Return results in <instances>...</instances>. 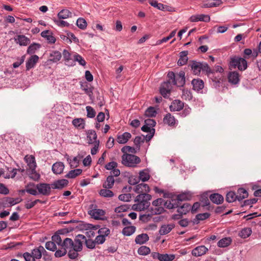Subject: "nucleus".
<instances>
[{
	"label": "nucleus",
	"instance_id": "f257e3e1",
	"mask_svg": "<svg viewBox=\"0 0 261 261\" xmlns=\"http://www.w3.org/2000/svg\"><path fill=\"white\" fill-rule=\"evenodd\" d=\"M84 240H85V236L83 234H78L75 237L74 241L70 238H64L63 248L57 250L55 253V256L56 257L64 256L68 251V256L69 258L76 259L79 255L78 252L83 249Z\"/></svg>",
	"mask_w": 261,
	"mask_h": 261
},
{
	"label": "nucleus",
	"instance_id": "f03ea898",
	"mask_svg": "<svg viewBox=\"0 0 261 261\" xmlns=\"http://www.w3.org/2000/svg\"><path fill=\"white\" fill-rule=\"evenodd\" d=\"M151 199V196L148 194H141L137 195L135 198L134 204L132 208L133 210L138 211H144L149 206L150 200Z\"/></svg>",
	"mask_w": 261,
	"mask_h": 261
},
{
	"label": "nucleus",
	"instance_id": "7ed1b4c3",
	"mask_svg": "<svg viewBox=\"0 0 261 261\" xmlns=\"http://www.w3.org/2000/svg\"><path fill=\"white\" fill-rule=\"evenodd\" d=\"M44 248L40 245L32 249L31 252H25L22 254V256L25 261H38L42 257Z\"/></svg>",
	"mask_w": 261,
	"mask_h": 261
},
{
	"label": "nucleus",
	"instance_id": "20e7f679",
	"mask_svg": "<svg viewBox=\"0 0 261 261\" xmlns=\"http://www.w3.org/2000/svg\"><path fill=\"white\" fill-rule=\"evenodd\" d=\"M228 66L230 69L238 68L240 71H243L247 68L248 64L244 58L234 56L230 58Z\"/></svg>",
	"mask_w": 261,
	"mask_h": 261
},
{
	"label": "nucleus",
	"instance_id": "39448f33",
	"mask_svg": "<svg viewBox=\"0 0 261 261\" xmlns=\"http://www.w3.org/2000/svg\"><path fill=\"white\" fill-rule=\"evenodd\" d=\"M193 72L195 75L200 74L201 71H206L207 73H213V72L208 64L204 62H200L196 61H191L189 64Z\"/></svg>",
	"mask_w": 261,
	"mask_h": 261
},
{
	"label": "nucleus",
	"instance_id": "423d86ee",
	"mask_svg": "<svg viewBox=\"0 0 261 261\" xmlns=\"http://www.w3.org/2000/svg\"><path fill=\"white\" fill-rule=\"evenodd\" d=\"M167 77L174 85L183 87L185 84V73L183 71H180L177 75H175L173 72L169 71L167 74Z\"/></svg>",
	"mask_w": 261,
	"mask_h": 261
},
{
	"label": "nucleus",
	"instance_id": "0eeeda50",
	"mask_svg": "<svg viewBox=\"0 0 261 261\" xmlns=\"http://www.w3.org/2000/svg\"><path fill=\"white\" fill-rule=\"evenodd\" d=\"M64 239L62 237H59L58 235H53L51 237V241L46 242L45 245L46 249L49 251H56L58 250L56 245L61 247V248H63Z\"/></svg>",
	"mask_w": 261,
	"mask_h": 261
},
{
	"label": "nucleus",
	"instance_id": "6e6552de",
	"mask_svg": "<svg viewBox=\"0 0 261 261\" xmlns=\"http://www.w3.org/2000/svg\"><path fill=\"white\" fill-rule=\"evenodd\" d=\"M140 162V159L134 154L126 153L122 156V163L125 166L134 167Z\"/></svg>",
	"mask_w": 261,
	"mask_h": 261
},
{
	"label": "nucleus",
	"instance_id": "1a4fd4ad",
	"mask_svg": "<svg viewBox=\"0 0 261 261\" xmlns=\"http://www.w3.org/2000/svg\"><path fill=\"white\" fill-rule=\"evenodd\" d=\"M164 200L161 198L153 200L152 202V204L155 207L150 208V211L151 214L159 215L163 213L164 212V208L162 206V205L164 204Z\"/></svg>",
	"mask_w": 261,
	"mask_h": 261
},
{
	"label": "nucleus",
	"instance_id": "9d476101",
	"mask_svg": "<svg viewBox=\"0 0 261 261\" xmlns=\"http://www.w3.org/2000/svg\"><path fill=\"white\" fill-rule=\"evenodd\" d=\"M151 256L153 259H158L160 261H172L175 257L174 254H160L158 252H153Z\"/></svg>",
	"mask_w": 261,
	"mask_h": 261
},
{
	"label": "nucleus",
	"instance_id": "9b49d317",
	"mask_svg": "<svg viewBox=\"0 0 261 261\" xmlns=\"http://www.w3.org/2000/svg\"><path fill=\"white\" fill-rule=\"evenodd\" d=\"M36 187L39 194L43 195H49L50 194L51 187L49 184L40 183L37 184Z\"/></svg>",
	"mask_w": 261,
	"mask_h": 261
},
{
	"label": "nucleus",
	"instance_id": "f8f14e48",
	"mask_svg": "<svg viewBox=\"0 0 261 261\" xmlns=\"http://www.w3.org/2000/svg\"><path fill=\"white\" fill-rule=\"evenodd\" d=\"M258 56V51L257 49L254 48L252 50L250 48H245L243 50V57L245 60L251 59L252 60L255 59Z\"/></svg>",
	"mask_w": 261,
	"mask_h": 261
},
{
	"label": "nucleus",
	"instance_id": "ddd939ff",
	"mask_svg": "<svg viewBox=\"0 0 261 261\" xmlns=\"http://www.w3.org/2000/svg\"><path fill=\"white\" fill-rule=\"evenodd\" d=\"M39 61V57L37 55H32L26 61V70L29 71L34 68Z\"/></svg>",
	"mask_w": 261,
	"mask_h": 261
},
{
	"label": "nucleus",
	"instance_id": "4468645a",
	"mask_svg": "<svg viewBox=\"0 0 261 261\" xmlns=\"http://www.w3.org/2000/svg\"><path fill=\"white\" fill-rule=\"evenodd\" d=\"M134 191L138 194H147L150 192L149 186L144 183H141L137 185L134 188Z\"/></svg>",
	"mask_w": 261,
	"mask_h": 261
},
{
	"label": "nucleus",
	"instance_id": "2eb2a0df",
	"mask_svg": "<svg viewBox=\"0 0 261 261\" xmlns=\"http://www.w3.org/2000/svg\"><path fill=\"white\" fill-rule=\"evenodd\" d=\"M105 214V211L96 208L92 210L89 212V214L96 220H103V217H104Z\"/></svg>",
	"mask_w": 261,
	"mask_h": 261
},
{
	"label": "nucleus",
	"instance_id": "dca6fc26",
	"mask_svg": "<svg viewBox=\"0 0 261 261\" xmlns=\"http://www.w3.org/2000/svg\"><path fill=\"white\" fill-rule=\"evenodd\" d=\"M184 107V103L180 100L175 99L173 100L170 106L169 109L170 111H179L182 110Z\"/></svg>",
	"mask_w": 261,
	"mask_h": 261
},
{
	"label": "nucleus",
	"instance_id": "f3484780",
	"mask_svg": "<svg viewBox=\"0 0 261 261\" xmlns=\"http://www.w3.org/2000/svg\"><path fill=\"white\" fill-rule=\"evenodd\" d=\"M163 122L170 126H175L178 123V121L170 113H168L164 116Z\"/></svg>",
	"mask_w": 261,
	"mask_h": 261
},
{
	"label": "nucleus",
	"instance_id": "a211bd4d",
	"mask_svg": "<svg viewBox=\"0 0 261 261\" xmlns=\"http://www.w3.org/2000/svg\"><path fill=\"white\" fill-rule=\"evenodd\" d=\"M208 250V249L205 246H199L193 249L192 254L194 256L198 257L205 254Z\"/></svg>",
	"mask_w": 261,
	"mask_h": 261
},
{
	"label": "nucleus",
	"instance_id": "6ab92c4d",
	"mask_svg": "<svg viewBox=\"0 0 261 261\" xmlns=\"http://www.w3.org/2000/svg\"><path fill=\"white\" fill-rule=\"evenodd\" d=\"M222 3L221 0H205L203 2L201 7L206 8L218 7L222 4Z\"/></svg>",
	"mask_w": 261,
	"mask_h": 261
},
{
	"label": "nucleus",
	"instance_id": "aec40b11",
	"mask_svg": "<svg viewBox=\"0 0 261 261\" xmlns=\"http://www.w3.org/2000/svg\"><path fill=\"white\" fill-rule=\"evenodd\" d=\"M228 82L232 84H237L240 81V75L237 71L229 72L228 74Z\"/></svg>",
	"mask_w": 261,
	"mask_h": 261
},
{
	"label": "nucleus",
	"instance_id": "412c9836",
	"mask_svg": "<svg viewBox=\"0 0 261 261\" xmlns=\"http://www.w3.org/2000/svg\"><path fill=\"white\" fill-rule=\"evenodd\" d=\"M41 36L45 38L47 42L50 44H54L56 41V39L53 36V33L49 30H45L41 32Z\"/></svg>",
	"mask_w": 261,
	"mask_h": 261
},
{
	"label": "nucleus",
	"instance_id": "4be33fe9",
	"mask_svg": "<svg viewBox=\"0 0 261 261\" xmlns=\"http://www.w3.org/2000/svg\"><path fill=\"white\" fill-rule=\"evenodd\" d=\"M192 197V193L190 192H186L178 195L176 199L178 201V203L181 205V202L186 200H190Z\"/></svg>",
	"mask_w": 261,
	"mask_h": 261
},
{
	"label": "nucleus",
	"instance_id": "5701e85b",
	"mask_svg": "<svg viewBox=\"0 0 261 261\" xmlns=\"http://www.w3.org/2000/svg\"><path fill=\"white\" fill-rule=\"evenodd\" d=\"M14 40L16 43L19 44L20 46H27L30 42L29 38L23 35H18L14 38Z\"/></svg>",
	"mask_w": 261,
	"mask_h": 261
},
{
	"label": "nucleus",
	"instance_id": "b1692460",
	"mask_svg": "<svg viewBox=\"0 0 261 261\" xmlns=\"http://www.w3.org/2000/svg\"><path fill=\"white\" fill-rule=\"evenodd\" d=\"M164 205L168 209H173L179 207L180 204L178 203V201L176 200V198H171L166 201L164 200Z\"/></svg>",
	"mask_w": 261,
	"mask_h": 261
},
{
	"label": "nucleus",
	"instance_id": "393cba45",
	"mask_svg": "<svg viewBox=\"0 0 261 261\" xmlns=\"http://www.w3.org/2000/svg\"><path fill=\"white\" fill-rule=\"evenodd\" d=\"M213 72V73H211L212 74V76H211V78L212 79L213 81V82H215L216 83H220L221 82V77H215L214 76V74L215 73V71L216 72H219L220 73H222L223 72H224V69L223 68L220 66H215V68L214 69V70H212ZM210 75L211 74V73H208Z\"/></svg>",
	"mask_w": 261,
	"mask_h": 261
},
{
	"label": "nucleus",
	"instance_id": "a878e982",
	"mask_svg": "<svg viewBox=\"0 0 261 261\" xmlns=\"http://www.w3.org/2000/svg\"><path fill=\"white\" fill-rule=\"evenodd\" d=\"M64 165L62 162H56L52 166V171L56 174H61L64 170Z\"/></svg>",
	"mask_w": 261,
	"mask_h": 261
},
{
	"label": "nucleus",
	"instance_id": "bb28decb",
	"mask_svg": "<svg viewBox=\"0 0 261 261\" xmlns=\"http://www.w3.org/2000/svg\"><path fill=\"white\" fill-rule=\"evenodd\" d=\"M193 90L197 92L202 90L204 87V83L202 80L194 79L192 81Z\"/></svg>",
	"mask_w": 261,
	"mask_h": 261
},
{
	"label": "nucleus",
	"instance_id": "cd10ccee",
	"mask_svg": "<svg viewBox=\"0 0 261 261\" xmlns=\"http://www.w3.org/2000/svg\"><path fill=\"white\" fill-rule=\"evenodd\" d=\"M175 227L174 224H164L161 226L159 230L161 235H165L169 233Z\"/></svg>",
	"mask_w": 261,
	"mask_h": 261
},
{
	"label": "nucleus",
	"instance_id": "c85d7f7f",
	"mask_svg": "<svg viewBox=\"0 0 261 261\" xmlns=\"http://www.w3.org/2000/svg\"><path fill=\"white\" fill-rule=\"evenodd\" d=\"M188 51L185 50L179 53V58L177 61V64L179 66H182L187 64L188 58Z\"/></svg>",
	"mask_w": 261,
	"mask_h": 261
},
{
	"label": "nucleus",
	"instance_id": "c756f323",
	"mask_svg": "<svg viewBox=\"0 0 261 261\" xmlns=\"http://www.w3.org/2000/svg\"><path fill=\"white\" fill-rule=\"evenodd\" d=\"M68 184V181L65 179H62L55 181L52 184V188L54 189H61L66 187Z\"/></svg>",
	"mask_w": 261,
	"mask_h": 261
},
{
	"label": "nucleus",
	"instance_id": "7c9ffc66",
	"mask_svg": "<svg viewBox=\"0 0 261 261\" xmlns=\"http://www.w3.org/2000/svg\"><path fill=\"white\" fill-rule=\"evenodd\" d=\"M88 143L90 144H96V142L99 141L97 139V135L95 131L90 130L87 133Z\"/></svg>",
	"mask_w": 261,
	"mask_h": 261
},
{
	"label": "nucleus",
	"instance_id": "2f4dec72",
	"mask_svg": "<svg viewBox=\"0 0 261 261\" xmlns=\"http://www.w3.org/2000/svg\"><path fill=\"white\" fill-rule=\"evenodd\" d=\"M132 135L129 133L125 132L122 135H118L117 138V141L119 144H125L131 138Z\"/></svg>",
	"mask_w": 261,
	"mask_h": 261
},
{
	"label": "nucleus",
	"instance_id": "473e14b6",
	"mask_svg": "<svg viewBox=\"0 0 261 261\" xmlns=\"http://www.w3.org/2000/svg\"><path fill=\"white\" fill-rule=\"evenodd\" d=\"M210 199L212 202L216 204H221L224 200L223 197L218 193H214L211 194L210 196Z\"/></svg>",
	"mask_w": 261,
	"mask_h": 261
},
{
	"label": "nucleus",
	"instance_id": "72a5a7b5",
	"mask_svg": "<svg viewBox=\"0 0 261 261\" xmlns=\"http://www.w3.org/2000/svg\"><path fill=\"white\" fill-rule=\"evenodd\" d=\"M8 171L10 172L9 173H5V171L4 169L0 168V177L3 176L5 178H14L16 176V170H9V168H8Z\"/></svg>",
	"mask_w": 261,
	"mask_h": 261
},
{
	"label": "nucleus",
	"instance_id": "f704fd0d",
	"mask_svg": "<svg viewBox=\"0 0 261 261\" xmlns=\"http://www.w3.org/2000/svg\"><path fill=\"white\" fill-rule=\"evenodd\" d=\"M149 240V237L146 233H142L138 235L135 238L137 244H143Z\"/></svg>",
	"mask_w": 261,
	"mask_h": 261
},
{
	"label": "nucleus",
	"instance_id": "c9c22d12",
	"mask_svg": "<svg viewBox=\"0 0 261 261\" xmlns=\"http://www.w3.org/2000/svg\"><path fill=\"white\" fill-rule=\"evenodd\" d=\"M177 208V211L178 213L186 215L191 210V205L188 203H185L182 205H180Z\"/></svg>",
	"mask_w": 261,
	"mask_h": 261
},
{
	"label": "nucleus",
	"instance_id": "e433bc0d",
	"mask_svg": "<svg viewBox=\"0 0 261 261\" xmlns=\"http://www.w3.org/2000/svg\"><path fill=\"white\" fill-rule=\"evenodd\" d=\"M81 87L90 98L92 99L93 97V88L89 86L87 83L81 84Z\"/></svg>",
	"mask_w": 261,
	"mask_h": 261
},
{
	"label": "nucleus",
	"instance_id": "4c0bfd02",
	"mask_svg": "<svg viewBox=\"0 0 261 261\" xmlns=\"http://www.w3.org/2000/svg\"><path fill=\"white\" fill-rule=\"evenodd\" d=\"M72 13L67 9H63L58 13V17L60 19H64L71 17Z\"/></svg>",
	"mask_w": 261,
	"mask_h": 261
},
{
	"label": "nucleus",
	"instance_id": "58836bf2",
	"mask_svg": "<svg viewBox=\"0 0 261 261\" xmlns=\"http://www.w3.org/2000/svg\"><path fill=\"white\" fill-rule=\"evenodd\" d=\"M231 241L232 240L230 238H224L218 241L217 243V245L219 247H226L230 245Z\"/></svg>",
	"mask_w": 261,
	"mask_h": 261
},
{
	"label": "nucleus",
	"instance_id": "ea45409f",
	"mask_svg": "<svg viewBox=\"0 0 261 261\" xmlns=\"http://www.w3.org/2000/svg\"><path fill=\"white\" fill-rule=\"evenodd\" d=\"M238 200L241 201L248 196L247 191L244 188H239L237 191Z\"/></svg>",
	"mask_w": 261,
	"mask_h": 261
},
{
	"label": "nucleus",
	"instance_id": "a19ab883",
	"mask_svg": "<svg viewBox=\"0 0 261 261\" xmlns=\"http://www.w3.org/2000/svg\"><path fill=\"white\" fill-rule=\"evenodd\" d=\"M136 229L134 226H126L122 229V233L125 236H130L135 232Z\"/></svg>",
	"mask_w": 261,
	"mask_h": 261
},
{
	"label": "nucleus",
	"instance_id": "79ce46f5",
	"mask_svg": "<svg viewBox=\"0 0 261 261\" xmlns=\"http://www.w3.org/2000/svg\"><path fill=\"white\" fill-rule=\"evenodd\" d=\"M61 53L58 51H53L50 54L49 60L53 62L56 63L61 58Z\"/></svg>",
	"mask_w": 261,
	"mask_h": 261
},
{
	"label": "nucleus",
	"instance_id": "37998d69",
	"mask_svg": "<svg viewBox=\"0 0 261 261\" xmlns=\"http://www.w3.org/2000/svg\"><path fill=\"white\" fill-rule=\"evenodd\" d=\"M114 178L112 175H109L107 177L106 181L103 184V187L106 189H111L114 184Z\"/></svg>",
	"mask_w": 261,
	"mask_h": 261
},
{
	"label": "nucleus",
	"instance_id": "c03bdc74",
	"mask_svg": "<svg viewBox=\"0 0 261 261\" xmlns=\"http://www.w3.org/2000/svg\"><path fill=\"white\" fill-rule=\"evenodd\" d=\"M210 216V214L208 213L198 214L196 216L193 222L195 224H198L200 221L204 220L209 218Z\"/></svg>",
	"mask_w": 261,
	"mask_h": 261
},
{
	"label": "nucleus",
	"instance_id": "a18cd8bd",
	"mask_svg": "<svg viewBox=\"0 0 261 261\" xmlns=\"http://www.w3.org/2000/svg\"><path fill=\"white\" fill-rule=\"evenodd\" d=\"M82 172V170L81 169L71 170L65 175V177L68 178H74L80 175Z\"/></svg>",
	"mask_w": 261,
	"mask_h": 261
},
{
	"label": "nucleus",
	"instance_id": "49530a36",
	"mask_svg": "<svg viewBox=\"0 0 261 261\" xmlns=\"http://www.w3.org/2000/svg\"><path fill=\"white\" fill-rule=\"evenodd\" d=\"M25 159L29 169L36 168L37 165L34 156L30 155L29 157H25Z\"/></svg>",
	"mask_w": 261,
	"mask_h": 261
},
{
	"label": "nucleus",
	"instance_id": "de8ad7c7",
	"mask_svg": "<svg viewBox=\"0 0 261 261\" xmlns=\"http://www.w3.org/2000/svg\"><path fill=\"white\" fill-rule=\"evenodd\" d=\"M28 173L29 177L34 180H38L40 177V174L36 171V168L28 170Z\"/></svg>",
	"mask_w": 261,
	"mask_h": 261
},
{
	"label": "nucleus",
	"instance_id": "09e8293b",
	"mask_svg": "<svg viewBox=\"0 0 261 261\" xmlns=\"http://www.w3.org/2000/svg\"><path fill=\"white\" fill-rule=\"evenodd\" d=\"M252 233V230L250 228L247 227L242 229L239 233V236L242 238H247Z\"/></svg>",
	"mask_w": 261,
	"mask_h": 261
},
{
	"label": "nucleus",
	"instance_id": "8fccbe9b",
	"mask_svg": "<svg viewBox=\"0 0 261 261\" xmlns=\"http://www.w3.org/2000/svg\"><path fill=\"white\" fill-rule=\"evenodd\" d=\"M226 200L229 203L234 202L238 200V196L235 192L233 191H229L226 194Z\"/></svg>",
	"mask_w": 261,
	"mask_h": 261
},
{
	"label": "nucleus",
	"instance_id": "3c124183",
	"mask_svg": "<svg viewBox=\"0 0 261 261\" xmlns=\"http://www.w3.org/2000/svg\"><path fill=\"white\" fill-rule=\"evenodd\" d=\"M72 124L80 129L84 128V121L82 118H75L72 120Z\"/></svg>",
	"mask_w": 261,
	"mask_h": 261
},
{
	"label": "nucleus",
	"instance_id": "603ef678",
	"mask_svg": "<svg viewBox=\"0 0 261 261\" xmlns=\"http://www.w3.org/2000/svg\"><path fill=\"white\" fill-rule=\"evenodd\" d=\"M40 47V45L39 43H34L31 44L27 49V53L28 54H33L35 51L39 49Z\"/></svg>",
	"mask_w": 261,
	"mask_h": 261
},
{
	"label": "nucleus",
	"instance_id": "864d4df0",
	"mask_svg": "<svg viewBox=\"0 0 261 261\" xmlns=\"http://www.w3.org/2000/svg\"><path fill=\"white\" fill-rule=\"evenodd\" d=\"M110 189H101L99 191V194L100 196L104 197H112L114 196L113 192L109 190Z\"/></svg>",
	"mask_w": 261,
	"mask_h": 261
},
{
	"label": "nucleus",
	"instance_id": "5fc2aeb1",
	"mask_svg": "<svg viewBox=\"0 0 261 261\" xmlns=\"http://www.w3.org/2000/svg\"><path fill=\"white\" fill-rule=\"evenodd\" d=\"M139 178L142 181H146L150 178V175L146 170H142L139 173Z\"/></svg>",
	"mask_w": 261,
	"mask_h": 261
},
{
	"label": "nucleus",
	"instance_id": "6e6d98bb",
	"mask_svg": "<svg viewBox=\"0 0 261 261\" xmlns=\"http://www.w3.org/2000/svg\"><path fill=\"white\" fill-rule=\"evenodd\" d=\"M149 3L151 6L160 10H164L165 9V6L161 3H159L156 0H149Z\"/></svg>",
	"mask_w": 261,
	"mask_h": 261
},
{
	"label": "nucleus",
	"instance_id": "4d7b16f0",
	"mask_svg": "<svg viewBox=\"0 0 261 261\" xmlns=\"http://www.w3.org/2000/svg\"><path fill=\"white\" fill-rule=\"evenodd\" d=\"M150 252V248L145 246H142L138 249V254L141 255H146Z\"/></svg>",
	"mask_w": 261,
	"mask_h": 261
},
{
	"label": "nucleus",
	"instance_id": "13d9d810",
	"mask_svg": "<svg viewBox=\"0 0 261 261\" xmlns=\"http://www.w3.org/2000/svg\"><path fill=\"white\" fill-rule=\"evenodd\" d=\"M156 113L155 108L153 107H149L145 112V116L149 117H155Z\"/></svg>",
	"mask_w": 261,
	"mask_h": 261
},
{
	"label": "nucleus",
	"instance_id": "bf43d9fd",
	"mask_svg": "<svg viewBox=\"0 0 261 261\" xmlns=\"http://www.w3.org/2000/svg\"><path fill=\"white\" fill-rule=\"evenodd\" d=\"M77 26L82 30H85L87 25V22L83 18H79L77 19L76 23Z\"/></svg>",
	"mask_w": 261,
	"mask_h": 261
},
{
	"label": "nucleus",
	"instance_id": "052dcab7",
	"mask_svg": "<svg viewBox=\"0 0 261 261\" xmlns=\"http://www.w3.org/2000/svg\"><path fill=\"white\" fill-rule=\"evenodd\" d=\"M38 202L41 203H43L39 199H36L34 201H30L28 200L25 202L24 206L27 209L29 210L33 208Z\"/></svg>",
	"mask_w": 261,
	"mask_h": 261
},
{
	"label": "nucleus",
	"instance_id": "680f3d73",
	"mask_svg": "<svg viewBox=\"0 0 261 261\" xmlns=\"http://www.w3.org/2000/svg\"><path fill=\"white\" fill-rule=\"evenodd\" d=\"M182 111L179 113V115L182 117H186L191 112V109L187 105L184 106Z\"/></svg>",
	"mask_w": 261,
	"mask_h": 261
},
{
	"label": "nucleus",
	"instance_id": "e2e57ef3",
	"mask_svg": "<svg viewBox=\"0 0 261 261\" xmlns=\"http://www.w3.org/2000/svg\"><path fill=\"white\" fill-rule=\"evenodd\" d=\"M182 98L185 100H191L192 98V93L187 89H183L182 92Z\"/></svg>",
	"mask_w": 261,
	"mask_h": 261
},
{
	"label": "nucleus",
	"instance_id": "0e129e2a",
	"mask_svg": "<svg viewBox=\"0 0 261 261\" xmlns=\"http://www.w3.org/2000/svg\"><path fill=\"white\" fill-rule=\"evenodd\" d=\"M74 61H77L82 66H85L86 64V62L84 58L78 54H75L74 56Z\"/></svg>",
	"mask_w": 261,
	"mask_h": 261
},
{
	"label": "nucleus",
	"instance_id": "69168bd1",
	"mask_svg": "<svg viewBox=\"0 0 261 261\" xmlns=\"http://www.w3.org/2000/svg\"><path fill=\"white\" fill-rule=\"evenodd\" d=\"M86 109L87 113V116L88 118H92L95 116L96 112L92 107L87 106Z\"/></svg>",
	"mask_w": 261,
	"mask_h": 261
},
{
	"label": "nucleus",
	"instance_id": "338daca9",
	"mask_svg": "<svg viewBox=\"0 0 261 261\" xmlns=\"http://www.w3.org/2000/svg\"><path fill=\"white\" fill-rule=\"evenodd\" d=\"M54 21L55 23V24L59 27H68L69 26V23L68 22H67L66 21L61 20L60 19H54Z\"/></svg>",
	"mask_w": 261,
	"mask_h": 261
},
{
	"label": "nucleus",
	"instance_id": "774afa93",
	"mask_svg": "<svg viewBox=\"0 0 261 261\" xmlns=\"http://www.w3.org/2000/svg\"><path fill=\"white\" fill-rule=\"evenodd\" d=\"M134 142L135 145L139 149L140 144L144 142V137H143L142 135L136 137Z\"/></svg>",
	"mask_w": 261,
	"mask_h": 261
}]
</instances>
